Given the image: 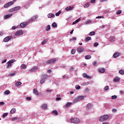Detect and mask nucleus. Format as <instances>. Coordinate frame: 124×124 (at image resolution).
Instances as JSON below:
<instances>
[{
	"label": "nucleus",
	"mask_w": 124,
	"mask_h": 124,
	"mask_svg": "<svg viewBox=\"0 0 124 124\" xmlns=\"http://www.w3.org/2000/svg\"><path fill=\"white\" fill-rule=\"evenodd\" d=\"M120 78L119 77H116L114 79H113V81L114 82H118V81L120 80Z\"/></svg>",
	"instance_id": "nucleus-21"
},
{
	"label": "nucleus",
	"mask_w": 124,
	"mask_h": 124,
	"mask_svg": "<svg viewBox=\"0 0 124 124\" xmlns=\"http://www.w3.org/2000/svg\"><path fill=\"white\" fill-rule=\"evenodd\" d=\"M43 79H44L45 80H47V78L49 77V76L47 75L46 74H43L42 76Z\"/></svg>",
	"instance_id": "nucleus-18"
},
{
	"label": "nucleus",
	"mask_w": 124,
	"mask_h": 124,
	"mask_svg": "<svg viewBox=\"0 0 124 124\" xmlns=\"http://www.w3.org/2000/svg\"><path fill=\"white\" fill-rule=\"evenodd\" d=\"M52 114H54V115H58V111L56 110H53Z\"/></svg>",
	"instance_id": "nucleus-37"
},
{
	"label": "nucleus",
	"mask_w": 124,
	"mask_h": 124,
	"mask_svg": "<svg viewBox=\"0 0 124 124\" xmlns=\"http://www.w3.org/2000/svg\"><path fill=\"white\" fill-rule=\"evenodd\" d=\"M14 9L12 8V9L9 10V12H14Z\"/></svg>",
	"instance_id": "nucleus-52"
},
{
	"label": "nucleus",
	"mask_w": 124,
	"mask_h": 124,
	"mask_svg": "<svg viewBox=\"0 0 124 124\" xmlns=\"http://www.w3.org/2000/svg\"><path fill=\"white\" fill-rule=\"evenodd\" d=\"M22 85V82L18 81L16 83V86L18 87V86H21Z\"/></svg>",
	"instance_id": "nucleus-29"
},
{
	"label": "nucleus",
	"mask_w": 124,
	"mask_h": 124,
	"mask_svg": "<svg viewBox=\"0 0 124 124\" xmlns=\"http://www.w3.org/2000/svg\"><path fill=\"white\" fill-rule=\"evenodd\" d=\"M78 99L80 101V100H81V99H84V96H78Z\"/></svg>",
	"instance_id": "nucleus-34"
},
{
	"label": "nucleus",
	"mask_w": 124,
	"mask_h": 124,
	"mask_svg": "<svg viewBox=\"0 0 124 124\" xmlns=\"http://www.w3.org/2000/svg\"><path fill=\"white\" fill-rule=\"evenodd\" d=\"M74 9V7L73 6H68L65 8V10H66V11H70L71 10H73Z\"/></svg>",
	"instance_id": "nucleus-8"
},
{
	"label": "nucleus",
	"mask_w": 124,
	"mask_h": 124,
	"mask_svg": "<svg viewBox=\"0 0 124 124\" xmlns=\"http://www.w3.org/2000/svg\"><path fill=\"white\" fill-rule=\"evenodd\" d=\"M0 106L4 105V102H0Z\"/></svg>",
	"instance_id": "nucleus-64"
},
{
	"label": "nucleus",
	"mask_w": 124,
	"mask_h": 124,
	"mask_svg": "<svg viewBox=\"0 0 124 124\" xmlns=\"http://www.w3.org/2000/svg\"><path fill=\"white\" fill-rule=\"evenodd\" d=\"M46 80L44 78H42L40 81V84H43Z\"/></svg>",
	"instance_id": "nucleus-39"
},
{
	"label": "nucleus",
	"mask_w": 124,
	"mask_h": 124,
	"mask_svg": "<svg viewBox=\"0 0 124 124\" xmlns=\"http://www.w3.org/2000/svg\"><path fill=\"white\" fill-rule=\"evenodd\" d=\"M85 92L86 93H89V92H90V89L89 88H86L85 89Z\"/></svg>",
	"instance_id": "nucleus-60"
},
{
	"label": "nucleus",
	"mask_w": 124,
	"mask_h": 124,
	"mask_svg": "<svg viewBox=\"0 0 124 124\" xmlns=\"http://www.w3.org/2000/svg\"><path fill=\"white\" fill-rule=\"evenodd\" d=\"M17 120H18V118L17 117H14L11 119L12 122H15L16 121H17Z\"/></svg>",
	"instance_id": "nucleus-33"
},
{
	"label": "nucleus",
	"mask_w": 124,
	"mask_h": 124,
	"mask_svg": "<svg viewBox=\"0 0 124 124\" xmlns=\"http://www.w3.org/2000/svg\"><path fill=\"white\" fill-rule=\"evenodd\" d=\"M85 60H90L92 59V56L91 55H86L85 56Z\"/></svg>",
	"instance_id": "nucleus-20"
},
{
	"label": "nucleus",
	"mask_w": 124,
	"mask_h": 124,
	"mask_svg": "<svg viewBox=\"0 0 124 124\" xmlns=\"http://www.w3.org/2000/svg\"><path fill=\"white\" fill-rule=\"evenodd\" d=\"M104 91H108L109 90V86H106L104 88Z\"/></svg>",
	"instance_id": "nucleus-43"
},
{
	"label": "nucleus",
	"mask_w": 124,
	"mask_h": 124,
	"mask_svg": "<svg viewBox=\"0 0 124 124\" xmlns=\"http://www.w3.org/2000/svg\"><path fill=\"white\" fill-rule=\"evenodd\" d=\"M75 87H76V89H77V90H79V89L81 88V87L78 85H76Z\"/></svg>",
	"instance_id": "nucleus-47"
},
{
	"label": "nucleus",
	"mask_w": 124,
	"mask_h": 124,
	"mask_svg": "<svg viewBox=\"0 0 124 124\" xmlns=\"http://www.w3.org/2000/svg\"><path fill=\"white\" fill-rule=\"evenodd\" d=\"M14 11H16V10H19L21 8V7L20 6H16L13 8Z\"/></svg>",
	"instance_id": "nucleus-25"
},
{
	"label": "nucleus",
	"mask_w": 124,
	"mask_h": 124,
	"mask_svg": "<svg viewBox=\"0 0 124 124\" xmlns=\"http://www.w3.org/2000/svg\"><path fill=\"white\" fill-rule=\"evenodd\" d=\"M38 17V16L37 15H36L33 17H32L31 18V21H34V20H36V19H37V17Z\"/></svg>",
	"instance_id": "nucleus-23"
},
{
	"label": "nucleus",
	"mask_w": 124,
	"mask_h": 124,
	"mask_svg": "<svg viewBox=\"0 0 124 124\" xmlns=\"http://www.w3.org/2000/svg\"><path fill=\"white\" fill-rule=\"evenodd\" d=\"M108 119H109V115L106 114L100 117L99 121L100 122H104V121H107Z\"/></svg>",
	"instance_id": "nucleus-1"
},
{
	"label": "nucleus",
	"mask_w": 124,
	"mask_h": 124,
	"mask_svg": "<svg viewBox=\"0 0 124 124\" xmlns=\"http://www.w3.org/2000/svg\"><path fill=\"white\" fill-rule=\"evenodd\" d=\"M90 40H92V37H88L86 38L85 39V41H87V42H89V41H90Z\"/></svg>",
	"instance_id": "nucleus-27"
},
{
	"label": "nucleus",
	"mask_w": 124,
	"mask_h": 124,
	"mask_svg": "<svg viewBox=\"0 0 124 124\" xmlns=\"http://www.w3.org/2000/svg\"><path fill=\"white\" fill-rule=\"evenodd\" d=\"M94 47H97V46H98V43H94L93 44Z\"/></svg>",
	"instance_id": "nucleus-53"
},
{
	"label": "nucleus",
	"mask_w": 124,
	"mask_h": 124,
	"mask_svg": "<svg viewBox=\"0 0 124 124\" xmlns=\"http://www.w3.org/2000/svg\"><path fill=\"white\" fill-rule=\"evenodd\" d=\"M117 111V109H116V108H113L112 109V112H113V113H115V112H116Z\"/></svg>",
	"instance_id": "nucleus-57"
},
{
	"label": "nucleus",
	"mask_w": 124,
	"mask_h": 124,
	"mask_svg": "<svg viewBox=\"0 0 124 124\" xmlns=\"http://www.w3.org/2000/svg\"><path fill=\"white\" fill-rule=\"evenodd\" d=\"M16 29H17V27H16V26H13L12 28V29L13 30H16Z\"/></svg>",
	"instance_id": "nucleus-61"
},
{
	"label": "nucleus",
	"mask_w": 124,
	"mask_h": 124,
	"mask_svg": "<svg viewBox=\"0 0 124 124\" xmlns=\"http://www.w3.org/2000/svg\"><path fill=\"white\" fill-rule=\"evenodd\" d=\"M12 37L10 36H7L3 39L4 42H8L9 40H11Z\"/></svg>",
	"instance_id": "nucleus-5"
},
{
	"label": "nucleus",
	"mask_w": 124,
	"mask_h": 124,
	"mask_svg": "<svg viewBox=\"0 0 124 124\" xmlns=\"http://www.w3.org/2000/svg\"><path fill=\"white\" fill-rule=\"evenodd\" d=\"M27 26V23L26 22H22L20 24V27L21 28H25Z\"/></svg>",
	"instance_id": "nucleus-14"
},
{
	"label": "nucleus",
	"mask_w": 124,
	"mask_h": 124,
	"mask_svg": "<svg viewBox=\"0 0 124 124\" xmlns=\"http://www.w3.org/2000/svg\"><path fill=\"white\" fill-rule=\"evenodd\" d=\"M61 99H62V98H61V97H57L56 98L57 101H59L61 100Z\"/></svg>",
	"instance_id": "nucleus-58"
},
{
	"label": "nucleus",
	"mask_w": 124,
	"mask_h": 124,
	"mask_svg": "<svg viewBox=\"0 0 124 124\" xmlns=\"http://www.w3.org/2000/svg\"><path fill=\"white\" fill-rule=\"evenodd\" d=\"M15 112H16V109L15 108H12L10 111L11 114H14Z\"/></svg>",
	"instance_id": "nucleus-26"
},
{
	"label": "nucleus",
	"mask_w": 124,
	"mask_h": 124,
	"mask_svg": "<svg viewBox=\"0 0 124 124\" xmlns=\"http://www.w3.org/2000/svg\"><path fill=\"white\" fill-rule=\"evenodd\" d=\"M120 56V52H115V53L113 54V57L114 59H116L118 58Z\"/></svg>",
	"instance_id": "nucleus-12"
},
{
	"label": "nucleus",
	"mask_w": 124,
	"mask_h": 124,
	"mask_svg": "<svg viewBox=\"0 0 124 124\" xmlns=\"http://www.w3.org/2000/svg\"><path fill=\"white\" fill-rule=\"evenodd\" d=\"M99 72L100 73H104V72H105V69H104V68H99Z\"/></svg>",
	"instance_id": "nucleus-17"
},
{
	"label": "nucleus",
	"mask_w": 124,
	"mask_h": 124,
	"mask_svg": "<svg viewBox=\"0 0 124 124\" xmlns=\"http://www.w3.org/2000/svg\"><path fill=\"white\" fill-rule=\"evenodd\" d=\"M122 14V10H118V11L116 12V14H117V15H120V14Z\"/></svg>",
	"instance_id": "nucleus-50"
},
{
	"label": "nucleus",
	"mask_w": 124,
	"mask_h": 124,
	"mask_svg": "<svg viewBox=\"0 0 124 124\" xmlns=\"http://www.w3.org/2000/svg\"><path fill=\"white\" fill-rule=\"evenodd\" d=\"M47 17L48 18H54L55 17V15L52 13H49L47 15Z\"/></svg>",
	"instance_id": "nucleus-16"
},
{
	"label": "nucleus",
	"mask_w": 124,
	"mask_h": 124,
	"mask_svg": "<svg viewBox=\"0 0 124 124\" xmlns=\"http://www.w3.org/2000/svg\"><path fill=\"white\" fill-rule=\"evenodd\" d=\"M70 41H75L76 40V37H73L70 39Z\"/></svg>",
	"instance_id": "nucleus-51"
},
{
	"label": "nucleus",
	"mask_w": 124,
	"mask_h": 124,
	"mask_svg": "<svg viewBox=\"0 0 124 124\" xmlns=\"http://www.w3.org/2000/svg\"><path fill=\"white\" fill-rule=\"evenodd\" d=\"M78 53H82L84 51V47L82 46H79L78 47Z\"/></svg>",
	"instance_id": "nucleus-10"
},
{
	"label": "nucleus",
	"mask_w": 124,
	"mask_h": 124,
	"mask_svg": "<svg viewBox=\"0 0 124 124\" xmlns=\"http://www.w3.org/2000/svg\"><path fill=\"white\" fill-rule=\"evenodd\" d=\"M12 16H13V14H12L5 15L4 16V19H5V20H7V19H8V18H10L11 17H12Z\"/></svg>",
	"instance_id": "nucleus-9"
},
{
	"label": "nucleus",
	"mask_w": 124,
	"mask_h": 124,
	"mask_svg": "<svg viewBox=\"0 0 124 124\" xmlns=\"http://www.w3.org/2000/svg\"><path fill=\"white\" fill-rule=\"evenodd\" d=\"M7 63V68H9V67H11L12 65L10 62H8Z\"/></svg>",
	"instance_id": "nucleus-35"
},
{
	"label": "nucleus",
	"mask_w": 124,
	"mask_h": 124,
	"mask_svg": "<svg viewBox=\"0 0 124 124\" xmlns=\"http://www.w3.org/2000/svg\"><path fill=\"white\" fill-rule=\"evenodd\" d=\"M8 115V112L4 113L2 115V118H5V117H7Z\"/></svg>",
	"instance_id": "nucleus-36"
},
{
	"label": "nucleus",
	"mask_w": 124,
	"mask_h": 124,
	"mask_svg": "<svg viewBox=\"0 0 124 124\" xmlns=\"http://www.w3.org/2000/svg\"><path fill=\"white\" fill-rule=\"evenodd\" d=\"M38 70V67L37 66H35L33 68H32L31 69L29 70V71L30 72H36V71H37Z\"/></svg>",
	"instance_id": "nucleus-7"
},
{
	"label": "nucleus",
	"mask_w": 124,
	"mask_h": 124,
	"mask_svg": "<svg viewBox=\"0 0 124 124\" xmlns=\"http://www.w3.org/2000/svg\"><path fill=\"white\" fill-rule=\"evenodd\" d=\"M26 100H31V97H26Z\"/></svg>",
	"instance_id": "nucleus-55"
},
{
	"label": "nucleus",
	"mask_w": 124,
	"mask_h": 124,
	"mask_svg": "<svg viewBox=\"0 0 124 124\" xmlns=\"http://www.w3.org/2000/svg\"><path fill=\"white\" fill-rule=\"evenodd\" d=\"M89 6H90V3H86L84 5L85 8H87V7H89Z\"/></svg>",
	"instance_id": "nucleus-41"
},
{
	"label": "nucleus",
	"mask_w": 124,
	"mask_h": 124,
	"mask_svg": "<svg viewBox=\"0 0 124 124\" xmlns=\"http://www.w3.org/2000/svg\"><path fill=\"white\" fill-rule=\"evenodd\" d=\"M10 93V91L7 90L4 92L5 94H9Z\"/></svg>",
	"instance_id": "nucleus-45"
},
{
	"label": "nucleus",
	"mask_w": 124,
	"mask_h": 124,
	"mask_svg": "<svg viewBox=\"0 0 124 124\" xmlns=\"http://www.w3.org/2000/svg\"><path fill=\"white\" fill-rule=\"evenodd\" d=\"M15 76V73H12L9 74V76H11V77H12L13 76Z\"/></svg>",
	"instance_id": "nucleus-56"
},
{
	"label": "nucleus",
	"mask_w": 124,
	"mask_h": 124,
	"mask_svg": "<svg viewBox=\"0 0 124 124\" xmlns=\"http://www.w3.org/2000/svg\"><path fill=\"white\" fill-rule=\"evenodd\" d=\"M91 108H92V104L88 103L86 107V109L87 110V111H89V110H90Z\"/></svg>",
	"instance_id": "nucleus-13"
},
{
	"label": "nucleus",
	"mask_w": 124,
	"mask_h": 124,
	"mask_svg": "<svg viewBox=\"0 0 124 124\" xmlns=\"http://www.w3.org/2000/svg\"><path fill=\"white\" fill-rule=\"evenodd\" d=\"M119 74H121V75H124V70H120L119 71Z\"/></svg>",
	"instance_id": "nucleus-30"
},
{
	"label": "nucleus",
	"mask_w": 124,
	"mask_h": 124,
	"mask_svg": "<svg viewBox=\"0 0 124 124\" xmlns=\"http://www.w3.org/2000/svg\"><path fill=\"white\" fill-rule=\"evenodd\" d=\"M23 34V31L18 30L16 32V36H20V35H22Z\"/></svg>",
	"instance_id": "nucleus-6"
},
{
	"label": "nucleus",
	"mask_w": 124,
	"mask_h": 124,
	"mask_svg": "<svg viewBox=\"0 0 124 124\" xmlns=\"http://www.w3.org/2000/svg\"><path fill=\"white\" fill-rule=\"evenodd\" d=\"M16 61L15 60H11L9 61V62H11V63H13V62H15Z\"/></svg>",
	"instance_id": "nucleus-49"
},
{
	"label": "nucleus",
	"mask_w": 124,
	"mask_h": 124,
	"mask_svg": "<svg viewBox=\"0 0 124 124\" xmlns=\"http://www.w3.org/2000/svg\"><path fill=\"white\" fill-rule=\"evenodd\" d=\"M89 85H90V82H84L83 83V86H88Z\"/></svg>",
	"instance_id": "nucleus-40"
},
{
	"label": "nucleus",
	"mask_w": 124,
	"mask_h": 124,
	"mask_svg": "<svg viewBox=\"0 0 124 124\" xmlns=\"http://www.w3.org/2000/svg\"><path fill=\"white\" fill-rule=\"evenodd\" d=\"M57 23L56 22H53L52 24V27H53V28H57Z\"/></svg>",
	"instance_id": "nucleus-38"
},
{
	"label": "nucleus",
	"mask_w": 124,
	"mask_h": 124,
	"mask_svg": "<svg viewBox=\"0 0 124 124\" xmlns=\"http://www.w3.org/2000/svg\"><path fill=\"white\" fill-rule=\"evenodd\" d=\"M14 4V2L13 1L8 2L4 5V8H8L9 6H11V5H13Z\"/></svg>",
	"instance_id": "nucleus-3"
},
{
	"label": "nucleus",
	"mask_w": 124,
	"mask_h": 124,
	"mask_svg": "<svg viewBox=\"0 0 124 124\" xmlns=\"http://www.w3.org/2000/svg\"><path fill=\"white\" fill-rule=\"evenodd\" d=\"M46 31H50L51 26H50V25H47L46 27Z\"/></svg>",
	"instance_id": "nucleus-19"
},
{
	"label": "nucleus",
	"mask_w": 124,
	"mask_h": 124,
	"mask_svg": "<svg viewBox=\"0 0 124 124\" xmlns=\"http://www.w3.org/2000/svg\"><path fill=\"white\" fill-rule=\"evenodd\" d=\"M119 93H120V94H124V91H120V92H119Z\"/></svg>",
	"instance_id": "nucleus-63"
},
{
	"label": "nucleus",
	"mask_w": 124,
	"mask_h": 124,
	"mask_svg": "<svg viewBox=\"0 0 124 124\" xmlns=\"http://www.w3.org/2000/svg\"><path fill=\"white\" fill-rule=\"evenodd\" d=\"M78 101H79V99H78V97H77V98H75L74 99L73 102V103H77V102H78Z\"/></svg>",
	"instance_id": "nucleus-22"
},
{
	"label": "nucleus",
	"mask_w": 124,
	"mask_h": 124,
	"mask_svg": "<svg viewBox=\"0 0 124 124\" xmlns=\"http://www.w3.org/2000/svg\"><path fill=\"white\" fill-rule=\"evenodd\" d=\"M33 93H35L36 95H38V91L36 89H33Z\"/></svg>",
	"instance_id": "nucleus-31"
},
{
	"label": "nucleus",
	"mask_w": 124,
	"mask_h": 124,
	"mask_svg": "<svg viewBox=\"0 0 124 124\" xmlns=\"http://www.w3.org/2000/svg\"><path fill=\"white\" fill-rule=\"evenodd\" d=\"M61 13H62V12H61V11H60L59 12L56 13L55 14L56 16H60V14H61Z\"/></svg>",
	"instance_id": "nucleus-46"
},
{
	"label": "nucleus",
	"mask_w": 124,
	"mask_h": 124,
	"mask_svg": "<svg viewBox=\"0 0 124 124\" xmlns=\"http://www.w3.org/2000/svg\"><path fill=\"white\" fill-rule=\"evenodd\" d=\"M56 62V59H53L48 60L46 61L45 63H46V64H49L50 63H53V62Z\"/></svg>",
	"instance_id": "nucleus-4"
},
{
	"label": "nucleus",
	"mask_w": 124,
	"mask_h": 124,
	"mask_svg": "<svg viewBox=\"0 0 124 124\" xmlns=\"http://www.w3.org/2000/svg\"><path fill=\"white\" fill-rule=\"evenodd\" d=\"M109 41L110 42H115L116 41V37L115 36H110L109 37Z\"/></svg>",
	"instance_id": "nucleus-11"
},
{
	"label": "nucleus",
	"mask_w": 124,
	"mask_h": 124,
	"mask_svg": "<svg viewBox=\"0 0 124 124\" xmlns=\"http://www.w3.org/2000/svg\"><path fill=\"white\" fill-rule=\"evenodd\" d=\"M47 41H48V39H45L41 43L42 45H44V44H46V43H47Z\"/></svg>",
	"instance_id": "nucleus-28"
},
{
	"label": "nucleus",
	"mask_w": 124,
	"mask_h": 124,
	"mask_svg": "<svg viewBox=\"0 0 124 124\" xmlns=\"http://www.w3.org/2000/svg\"><path fill=\"white\" fill-rule=\"evenodd\" d=\"M70 121L72 124H78L80 123V119L77 118H71Z\"/></svg>",
	"instance_id": "nucleus-2"
},
{
	"label": "nucleus",
	"mask_w": 124,
	"mask_h": 124,
	"mask_svg": "<svg viewBox=\"0 0 124 124\" xmlns=\"http://www.w3.org/2000/svg\"><path fill=\"white\" fill-rule=\"evenodd\" d=\"M94 34H95V32H94V31H91V32L89 33V35H90V36L94 35Z\"/></svg>",
	"instance_id": "nucleus-44"
},
{
	"label": "nucleus",
	"mask_w": 124,
	"mask_h": 124,
	"mask_svg": "<svg viewBox=\"0 0 124 124\" xmlns=\"http://www.w3.org/2000/svg\"><path fill=\"white\" fill-rule=\"evenodd\" d=\"M71 104H72V102H68L65 106V107H66V108H68V107H69L70 105H71Z\"/></svg>",
	"instance_id": "nucleus-24"
},
{
	"label": "nucleus",
	"mask_w": 124,
	"mask_h": 124,
	"mask_svg": "<svg viewBox=\"0 0 124 124\" xmlns=\"http://www.w3.org/2000/svg\"><path fill=\"white\" fill-rule=\"evenodd\" d=\"M101 18H103V16H98L96 17V19H101Z\"/></svg>",
	"instance_id": "nucleus-54"
},
{
	"label": "nucleus",
	"mask_w": 124,
	"mask_h": 124,
	"mask_svg": "<svg viewBox=\"0 0 124 124\" xmlns=\"http://www.w3.org/2000/svg\"><path fill=\"white\" fill-rule=\"evenodd\" d=\"M96 61H95V62H93V65L94 66H95L96 65Z\"/></svg>",
	"instance_id": "nucleus-62"
},
{
	"label": "nucleus",
	"mask_w": 124,
	"mask_h": 124,
	"mask_svg": "<svg viewBox=\"0 0 124 124\" xmlns=\"http://www.w3.org/2000/svg\"><path fill=\"white\" fill-rule=\"evenodd\" d=\"M47 108H48V107L46 104H43L42 106V109H43V110H46Z\"/></svg>",
	"instance_id": "nucleus-15"
},
{
	"label": "nucleus",
	"mask_w": 124,
	"mask_h": 124,
	"mask_svg": "<svg viewBox=\"0 0 124 124\" xmlns=\"http://www.w3.org/2000/svg\"><path fill=\"white\" fill-rule=\"evenodd\" d=\"M76 53V50L75 49H73L71 51V54L72 55H74Z\"/></svg>",
	"instance_id": "nucleus-42"
},
{
	"label": "nucleus",
	"mask_w": 124,
	"mask_h": 124,
	"mask_svg": "<svg viewBox=\"0 0 124 124\" xmlns=\"http://www.w3.org/2000/svg\"><path fill=\"white\" fill-rule=\"evenodd\" d=\"M87 75H87V74L84 73V74H83V77H84V78H86L87 77Z\"/></svg>",
	"instance_id": "nucleus-59"
},
{
	"label": "nucleus",
	"mask_w": 124,
	"mask_h": 124,
	"mask_svg": "<svg viewBox=\"0 0 124 124\" xmlns=\"http://www.w3.org/2000/svg\"><path fill=\"white\" fill-rule=\"evenodd\" d=\"M21 68L22 69H26V68H27V65L25 64H21Z\"/></svg>",
	"instance_id": "nucleus-32"
},
{
	"label": "nucleus",
	"mask_w": 124,
	"mask_h": 124,
	"mask_svg": "<svg viewBox=\"0 0 124 124\" xmlns=\"http://www.w3.org/2000/svg\"><path fill=\"white\" fill-rule=\"evenodd\" d=\"M111 99H117V96L116 95H113L111 97Z\"/></svg>",
	"instance_id": "nucleus-48"
}]
</instances>
